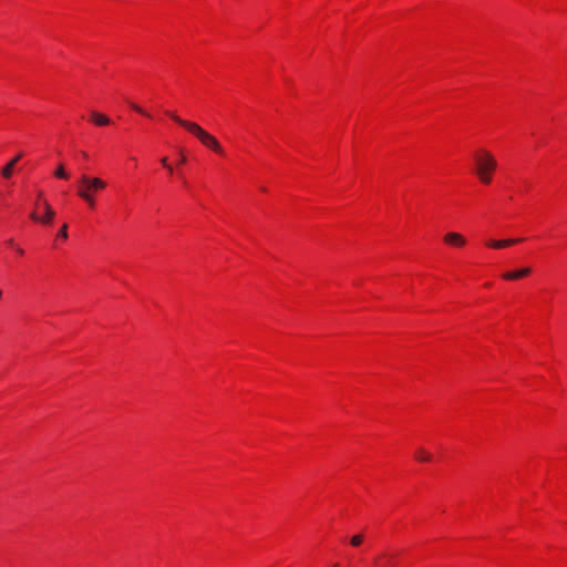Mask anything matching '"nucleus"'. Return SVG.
I'll use <instances>...</instances> for the list:
<instances>
[{
	"instance_id": "obj_1",
	"label": "nucleus",
	"mask_w": 567,
	"mask_h": 567,
	"mask_svg": "<svg viewBox=\"0 0 567 567\" xmlns=\"http://www.w3.org/2000/svg\"><path fill=\"white\" fill-rule=\"evenodd\" d=\"M473 173L482 185L493 183L498 168V162L492 151L486 147H476L472 153Z\"/></svg>"
},
{
	"instance_id": "obj_2",
	"label": "nucleus",
	"mask_w": 567,
	"mask_h": 567,
	"mask_svg": "<svg viewBox=\"0 0 567 567\" xmlns=\"http://www.w3.org/2000/svg\"><path fill=\"white\" fill-rule=\"evenodd\" d=\"M166 114L171 117L172 121L195 136L203 146L210 150L220 157L226 156V152L219 141L213 134L204 130L199 124L196 122L183 120L181 116L171 111H167Z\"/></svg>"
},
{
	"instance_id": "obj_3",
	"label": "nucleus",
	"mask_w": 567,
	"mask_h": 567,
	"mask_svg": "<svg viewBox=\"0 0 567 567\" xmlns=\"http://www.w3.org/2000/svg\"><path fill=\"white\" fill-rule=\"evenodd\" d=\"M107 182L101 177L83 174L76 183V195L85 203L87 209L95 210L97 206V194L104 192Z\"/></svg>"
},
{
	"instance_id": "obj_4",
	"label": "nucleus",
	"mask_w": 567,
	"mask_h": 567,
	"mask_svg": "<svg viewBox=\"0 0 567 567\" xmlns=\"http://www.w3.org/2000/svg\"><path fill=\"white\" fill-rule=\"evenodd\" d=\"M55 210L44 197L42 190L37 194L33 210L30 214L32 221L42 226H51L55 218Z\"/></svg>"
},
{
	"instance_id": "obj_5",
	"label": "nucleus",
	"mask_w": 567,
	"mask_h": 567,
	"mask_svg": "<svg viewBox=\"0 0 567 567\" xmlns=\"http://www.w3.org/2000/svg\"><path fill=\"white\" fill-rule=\"evenodd\" d=\"M442 240L445 246L455 249H463L467 245L466 237L457 231H447L446 234H444Z\"/></svg>"
},
{
	"instance_id": "obj_6",
	"label": "nucleus",
	"mask_w": 567,
	"mask_h": 567,
	"mask_svg": "<svg viewBox=\"0 0 567 567\" xmlns=\"http://www.w3.org/2000/svg\"><path fill=\"white\" fill-rule=\"evenodd\" d=\"M532 272H533V269L530 267H523L520 269L505 271L502 275V279L505 281L523 280V279H526Z\"/></svg>"
},
{
	"instance_id": "obj_7",
	"label": "nucleus",
	"mask_w": 567,
	"mask_h": 567,
	"mask_svg": "<svg viewBox=\"0 0 567 567\" xmlns=\"http://www.w3.org/2000/svg\"><path fill=\"white\" fill-rule=\"evenodd\" d=\"M520 241L522 239H488L485 246L492 249H504Z\"/></svg>"
},
{
	"instance_id": "obj_8",
	"label": "nucleus",
	"mask_w": 567,
	"mask_h": 567,
	"mask_svg": "<svg viewBox=\"0 0 567 567\" xmlns=\"http://www.w3.org/2000/svg\"><path fill=\"white\" fill-rule=\"evenodd\" d=\"M89 121L96 126H106L111 124V118L107 115L100 113L97 111H92L90 113Z\"/></svg>"
},
{
	"instance_id": "obj_9",
	"label": "nucleus",
	"mask_w": 567,
	"mask_h": 567,
	"mask_svg": "<svg viewBox=\"0 0 567 567\" xmlns=\"http://www.w3.org/2000/svg\"><path fill=\"white\" fill-rule=\"evenodd\" d=\"M22 158V153L16 155L1 171V175L9 179L11 178V176L13 175V172H14V168L17 166V164L20 162V159Z\"/></svg>"
},
{
	"instance_id": "obj_10",
	"label": "nucleus",
	"mask_w": 567,
	"mask_h": 567,
	"mask_svg": "<svg viewBox=\"0 0 567 567\" xmlns=\"http://www.w3.org/2000/svg\"><path fill=\"white\" fill-rule=\"evenodd\" d=\"M68 224L64 223L61 228L59 229V231L56 233L54 239H53V248H59L61 245H63L68 238H69V235H68Z\"/></svg>"
},
{
	"instance_id": "obj_11",
	"label": "nucleus",
	"mask_w": 567,
	"mask_h": 567,
	"mask_svg": "<svg viewBox=\"0 0 567 567\" xmlns=\"http://www.w3.org/2000/svg\"><path fill=\"white\" fill-rule=\"evenodd\" d=\"M3 245L9 248V249H12V251H14L16 256L17 257H23L24 256V249L22 247H20L13 238H10V239H7Z\"/></svg>"
},
{
	"instance_id": "obj_12",
	"label": "nucleus",
	"mask_w": 567,
	"mask_h": 567,
	"mask_svg": "<svg viewBox=\"0 0 567 567\" xmlns=\"http://www.w3.org/2000/svg\"><path fill=\"white\" fill-rule=\"evenodd\" d=\"M415 458L420 462H430L432 456L424 449L420 447L415 453Z\"/></svg>"
},
{
	"instance_id": "obj_13",
	"label": "nucleus",
	"mask_w": 567,
	"mask_h": 567,
	"mask_svg": "<svg viewBox=\"0 0 567 567\" xmlns=\"http://www.w3.org/2000/svg\"><path fill=\"white\" fill-rule=\"evenodd\" d=\"M54 177L59 179L68 181L70 178V174L64 169V165L60 164L54 172Z\"/></svg>"
},
{
	"instance_id": "obj_14",
	"label": "nucleus",
	"mask_w": 567,
	"mask_h": 567,
	"mask_svg": "<svg viewBox=\"0 0 567 567\" xmlns=\"http://www.w3.org/2000/svg\"><path fill=\"white\" fill-rule=\"evenodd\" d=\"M130 106H131L132 110H134L138 114H141L143 116H146L148 118H152V115L150 113H147L144 109H142L140 105H137L135 103H130Z\"/></svg>"
},
{
	"instance_id": "obj_15",
	"label": "nucleus",
	"mask_w": 567,
	"mask_h": 567,
	"mask_svg": "<svg viewBox=\"0 0 567 567\" xmlns=\"http://www.w3.org/2000/svg\"><path fill=\"white\" fill-rule=\"evenodd\" d=\"M363 539H364V536L362 534H357V535L351 537L350 544L353 547H358V546H360L363 543Z\"/></svg>"
},
{
	"instance_id": "obj_16",
	"label": "nucleus",
	"mask_w": 567,
	"mask_h": 567,
	"mask_svg": "<svg viewBox=\"0 0 567 567\" xmlns=\"http://www.w3.org/2000/svg\"><path fill=\"white\" fill-rule=\"evenodd\" d=\"M161 164L163 165L164 168L167 169V173L169 176H172L174 174V168L173 166L168 163V158L167 157H163L161 159Z\"/></svg>"
},
{
	"instance_id": "obj_17",
	"label": "nucleus",
	"mask_w": 567,
	"mask_h": 567,
	"mask_svg": "<svg viewBox=\"0 0 567 567\" xmlns=\"http://www.w3.org/2000/svg\"><path fill=\"white\" fill-rule=\"evenodd\" d=\"M382 557L384 558V563L382 564V567H392L393 566V560H394L393 556L383 555Z\"/></svg>"
},
{
	"instance_id": "obj_18",
	"label": "nucleus",
	"mask_w": 567,
	"mask_h": 567,
	"mask_svg": "<svg viewBox=\"0 0 567 567\" xmlns=\"http://www.w3.org/2000/svg\"><path fill=\"white\" fill-rule=\"evenodd\" d=\"M185 163H186V156L185 155H181L179 161H178V165H183Z\"/></svg>"
},
{
	"instance_id": "obj_19",
	"label": "nucleus",
	"mask_w": 567,
	"mask_h": 567,
	"mask_svg": "<svg viewBox=\"0 0 567 567\" xmlns=\"http://www.w3.org/2000/svg\"><path fill=\"white\" fill-rule=\"evenodd\" d=\"M136 162V157H131V164H134Z\"/></svg>"
},
{
	"instance_id": "obj_20",
	"label": "nucleus",
	"mask_w": 567,
	"mask_h": 567,
	"mask_svg": "<svg viewBox=\"0 0 567 567\" xmlns=\"http://www.w3.org/2000/svg\"><path fill=\"white\" fill-rule=\"evenodd\" d=\"M136 162V157H131V164H134Z\"/></svg>"
}]
</instances>
